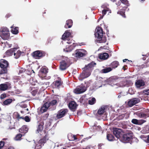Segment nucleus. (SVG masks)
Returning <instances> with one entry per match:
<instances>
[{
    "label": "nucleus",
    "instance_id": "nucleus-1",
    "mask_svg": "<svg viewBox=\"0 0 149 149\" xmlns=\"http://www.w3.org/2000/svg\"><path fill=\"white\" fill-rule=\"evenodd\" d=\"M96 65V63L93 61L92 62L87 65H86L82 68L83 71L80 75V79L82 80L89 76L93 69V67Z\"/></svg>",
    "mask_w": 149,
    "mask_h": 149
},
{
    "label": "nucleus",
    "instance_id": "nucleus-10",
    "mask_svg": "<svg viewBox=\"0 0 149 149\" xmlns=\"http://www.w3.org/2000/svg\"><path fill=\"white\" fill-rule=\"evenodd\" d=\"M86 54V51L84 49H77L75 51V56L78 58L84 56Z\"/></svg>",
    "mask_w": 149,
    "mask_h": 149
},
{
    "label": "nucleus",
    "instance_id": "nucleus-49",
    "mask_svg": "<svg viewBox=\"0 0 149 149\" xmlns=\"http://www.w3.org/2000/svg\"><path fill=\"white\" fill-rule=\"evenodd\" d=\"M26 122H29L30 121V119L29 117L28 116H26L24 118V119Z\"/></svg>",
    "mask_w": 149,
    "mask_h": 149
},
{
    "label": "nucleus",
    "instance_id": "nucleus-13",
    "mask_svg": "<svg viewBox=\"0 0 149 149\" xmlns=\"http://www.w3.org/2000/svg\"><path fill=\"white\" fill-rule=\"evenodd\" d=\"M86 90V88L83 85H81L80 86L76 88L74 90V92L76 94H80L85 92Z\"/></svg>",
    "mask_w": 149,
    "mask_h": 149
},
{
    "label": "nucleus",
    "instance_id": "nucleus-58",
    "mask_svg": "<svg viewBox=\"0 0 149 149\" xmlns=\"http://www.w3.org/2000/svg\"><path fill=\"white\" fill-rule=\"evenodd\" d=\"M73 137L74 139L73 140H76L77 139V137L75 135H73Z\"/></svg>",
    "mask_w": 149,
    "mask_h": 149
},
{
    "label": "nucleus",
    "instance_id": "nucleus-62",
    "mask_svg": "<svg viewBox=\"0 0 149 149\" xmlns=\"http://www.w3.org/2000/svg\"><path fill=\"white\" fill-rule=\"evenodd\" d=\"M127 60L128 61H130L129 60H128L127 59H123V62H126Z\"/></svg>",
    "mask_w": 149,
    "mask_h": 149
},
{
    "label": "nucleus",
    "instance_id": "nucleus-27",
    "mask_svg": "<svg viewBox=\"0 0 149 149\" xmlns=\"http://www.w3.org/2000/svg\"><path fill=\"white\" fill-rule=\"evenodd\" d=\"M105 107L104 106H102L98 109L97 113L98 114L101 115L105 111Z\"/></svg>",
    "mask_w": 149,
    "mask_h": 149
},
{
    "label": "nucleus",
    "instance_id": "nucleus-3",
    "mask_svg": "<svg viewBox=\"0 0 149 149\" xmlns=\"http://www.w3.org/2000/svg\"><path fill=\"white\" fill-rule=\"evenodd\" d=\"M44 125L43 122H40L38 126L37 131L40 135L43 137L42 138H49V134L48 131L45 130H43Z\"/></svg>",
    "mask_w": 149,
    "mask_h": 149
},
{
    "label": "nucleus",
    "instance_id": "nucleus-20",
    "mask_svg": "<svg viewBox=\"0 0 149 149\" xmlns=\"http://www.w3.org/2000/svg\"><path fill=\"white\" fill-rule=\"evenodd\" d=\"M70 35V33L68 32V31H66L62 36L61 39H62L64 40L67 39L68 38H70V37H69V36Z\"/></svg>",
    "mask_w": 149,
    "mask_h": 149
},
{
    "label": "nucleus",
    "instance_id": "nucleus-15",
    "mask_svg": "<svg viewBox=\"0 0 149 149\" xmlns=\"http://www.w3.org/2000/svg\"><path fill=\"white\" fill-rule=\"evenodd\" d=\"M145 85V83L142 79H138L136 81L135 85L137 88H140Z\"/></svg>",
    "mask_w": 149,
    "mask_h": 149
},
{
    "label": "nucleus",
    "instance_id": "nucleus-50",
    "mask_svg": "<svg viewBox=\"0 0 149 149\" xmlns=\"http://www.w3.org/2000/svg\"><path fill=\"white\" fill-rule=\"evenodd\" d=\"M6 97V95L5 93H3L1 94L0 96V98L1 99H3Z\"/></svg>",
    "mask_w": 149,
    "mask_h": 149
},
{
    "label": "nucleus",
    "instance_id": "nucleus-28",
    "mask_svg": "<svg viewBox=\"0 0 149 149\" xmlns=\"http://www.w3.org/2000/svg\"><path fill=\"white\" fill-rule=\"evenodd\" d=\"M76 46L72 45L69 46L63 49L64 51L66 52H71Z\"/></svg>",
    "mask_w": 149,
    "mask_h": 149
},
{
    "label": "nucleus",
    "instance_id": "nucleus-30",
    "mask_svg": "<svg viewBox=\"0 0 149 149\" xmlns=\"http://www.w3.org/2000/svg\"><path fill=\"white\" fill-rule=\"evenodd\" d=\"M67 40L66 42L68 44H70L72 43V45L76 46V44L74 43V40H73L72 38L71 37L70 38H68L67 39H65Z\"/></svg>",
    "mask_w": 149,
    "mask_h": 149
},
{
    "label": "nucleus",
    "instance_id": "nucleus-11",
    "mask_svg": "<svg viewBox=\"0 0 149 149\" xmlns=\"http://www.w3.org/2000/svg\"><path fill=\"white\" fill-rule=\"evenodd\" d=\"M45 53L43 51H36L32 54L33 56L36 59H39L45 56Z\"/></svg>",
    "mask_w": 149,
    "mask_h": 149
},
{
    "label": "nucleus",
    "instance_id": "nucleus-29",
    "mask_svg": "<svg viewBox=\"0 0 149 149\" xmlns=\"http://www.w3.org/2000/svg\"><path fill=\"white\" fill-rule=\"evenodd\" d=\"M40 74H46L48 72V69L46 67H42L40 70Z\"/></svg>",
    "mask_w": 149,
    "mask_h": 149
},
{
    "label": "nucleus",
    "instance_id": "nucleus-45",
    "mask_svg": "<svg viewBox=\"0 0 149 149\" xmlns=\"http://www.w3.org/2000/svg\"><path fill=\"white\" fill-rule=\"evenodd\" d=\"M22 136V135L21 134H18L16 136L15 139L16 140H20Z\"/></svg>",
    "mask_w": 149,
    "mask_h": 149
},
{
    "label": "nucleus",
    "instance_id": "nucleus-42",
    "mask_svg": "<svg viewBox=\"0 0 149 149\" xmlns=\"http://www.w3.org/2000/svg\"><path fill=\"white\" fill-rule=\"evenodd\" d=\"M50 104V101H47L45 103L43 106L48 109V108L51 106Z\"/></svg>",
    "mask_w": 149,
    "mask_h": 149
},
{
    "label": "nucleus",
    "instance_id": "nucleus-37",
    "mask_svg": "<svg viewBox=\"0 0 149 149\" xmlns=\"http://www.w3.org/2000/svg\"><path fill=\"white\" fill-rule=\"evenodd\" d=\"M125 10L124 9H121L118 12V14H120L124 18L126 17L125 14Z\"/></svg>",
    "mask_w": 149,
    "mask_h": 149
},
{
    "label": "nucleus",
    "instance_id": "nucleus-38",
    "mask_svg": "<svg viewBox=\"0 0 149 149\" xmlns=\"http://www.w3.org/2000/svg\"><path fill=\"white\" fill-rule=\"evenodd\" d=\"M126 114V113H124L118 115L116 118V120H119L123 119L125 117Z\"/></svg>",
    "mask_w": 149,
    "mask_h": 149
},
{
    "label": "nucleus",
    "instance_id": "nucleus-22",
    "mask_svg": "<svg viewBox=\"0 0 149 149\" xmlns=\"http://www.w3.org/2000/svg\"><path fill=\"white\" fill-rule=\"evenodd\" d=\"M28 130V128L26 125H23L19 130V132L21 133L25 134Z\"/></svg>",
    "mask_w": 149,
    "mask_h": 149
},
{
    "label": "nucleus",
    "instance_id": "nucleus-5",
    "mask_svg": "<svg viewBox=\"0 0 149 149\" xmlns=\"http://www.w3.org/2000/svg\"><path fill=\"white\" fill-rule=\"evenodd\" d=\"M69 61L67 57L65 58L64 59L62 60L60 62L59 68L61 70H66L70 65Z\"/></svg>",
    "mask_w": 149,
    "mask_h": 149
},
{
    "label": "nucleus",
    "instance_id": "nucleus-39",
    "mask_svg": "<svg viewBox=\"0 0 149 149\" xmlns=\"http://www.w3.org/2000/svg\"><path fill=\"white\" fill-rule=\"evenodd\" d=\"M96 102V100L94 97H93L91 100H88V103L90 105L94 104Z\"/></svg>",
    "mask_w": 149,
    "mask_h": 149
},
{
    "label": "nucleus",
    "instance_id": "nucleus-7",
    "mask_svg": "<svg viewBox=\"0 0 149 149\" xmlns=\"http://www.w3.org/2000/svg\"><path fill=\"white\" fill-rule=\"evenodd\" d=\"M68 112V110L66 109H62L60 110L56 114V119H58L64 117Z\"/></svg>",
    "mask_w": 149,
    "mask_h": 149
},
{
    "label": "nucleus",
    "instance_id": "nucleus-48",
    "mask_svg": "<svg viewBox=\"0 0 149 149\" xmlns=\"http://www.w3.org/2000/svg\"><path fill=\"white\" fill-rule=\"evenodd\" d=\"M5 143L4 141H0V149H1L4 145Z\"/></svg>",
    "mask_w": 149,
    "mask_h": 149
},
{
    "label": "nucleus",
    "instance_id": "nucleus-43",
    "mask_svg": "<svg viewBox=\"0 0 149 149\" xmlns=\"http://www.w3.org/2000/svg\"><path fill=\"white\" fill-rule=\"evenodd\" d=\"M135 105L132 99H130L128 102V105L130 107H132Z\"/></svg>",
    "mask_w": 149,
    "mask_h": 149
},
{
    "label": "nucleus",
    "instance_id": "nucleus-63",
    "mask_svg": "<svg viewBox=\"0 0 149 149\" xmlns=\"http://www.w3.org/2000/svg\"><path fill=\"white\" fill-rule=\"evenodd\" d=\"M8 149H15L13 147L10 146V147L8 148Z\"/></svg>",
    "mask_w": 149,
    "mask_h": 149
},
{
    "label": "nucleus",
    "instance_id": "nucleus-21",
    "mask_svg": "<svg viewBox=\"0 0 149 149\" xmlns=\"http://www.w3.org/2000/svg\"><path fill=\"white\" fill-rule=\"evenodd\" d=\"M16 50V49L15 48H11L6 51V54L8 56H12L14 54V52H15Z\"/></svg>",
    "mask_w": 149,
    "mask_h": 149
},
{
    "label": "nucleus",
    "instance_id": "nucleus-64",
    "mask_svg": "<svg viewBox=\"0 0 149 149\" xmlns=\"http://www.w3.org/2000/svg\"><path fill=\"white\" fill-rule=\"evenodd\" d=\"M103 145V144L102 143H100V144H99V145H98V147H100Z\"/></svg>",
    "mask_w": 149,
    "mask_h": 149
},
{
    "label": "nucleus",
    "instance_id": "nucleus-12",
    "mask_svg": "<svg viewBox=\"0 0 149 149\" xmlns=\"http://www.w3.org/2000/svg\"><path fill=\"white\" fill-rule=\"evenodd\" d=\"M11 88V84L9 82L0 84V91H5Z\"/></svg>",
    "mask_w": 149,
    "mask_h": 149
},
{
    "label": "nucleus",
    "instance_id": "nucleus-61",
    "mask_svg": "<svg viewBox=\"0 0 149 149\" xmlns=\"http://www.w3.org/2000/svg\"><path fill=\"white\" fill-rule=\"evenodd\" d=\"M104 16V15H101L100 16V18H99V19H102Z\"/></svg>",
    "mask_w": 149,
    "mask_h": 149
},
{
    "label": "nucleus",
    "instance_id": "nucleus-57",
    "mask_svg": "<svg viewBox=\"0 0 149 149\" xmlns=\"http://www.w3.org/2000/svg\"><path fill=\"white\" fill-rule=\"evenodd\" d=\"M148 143H149V135L148 136V138L146 139Z\"/></svg>",
    "mask_w": 149,
    "mask_h": 149
},
{
    "label": "nucleus",
    "instance_id": "nucleus-41",
    "mask_svg": "<svg viewBox=\"0 0 149 149\" xmlns=\"http://www.w3.org/2000/svg\"><path fill=\"white\" fill-rule=\"evenodd\" d=\"M45 107L42 106L40 108L39 111V113H42L46 112L47 110Z\"/></svg>",
    "mask_w": 149,
    "mask_h": 149
},
{
    "label": "nucleus",
    "instance_id": "nucleus-19",
    "mask_svg": "<svg viewBox=\"0 0 149 149\" xmlns=\"http://www.w3.org/2000/svg\"><path fill=\"white\" fill-rule=\"evenodd\" d=\"M68 107L70 109L73 111L76 109L77 104L74 101L71 102L69 104Z\"/></svg>",
    "mask_w": 149,
    "mask_h": 149
},
{
    "label": "nucleus",
    "instance_id": "nucleus-46",
    "mask_svg": "<svg viewBox=\"0 0 149 149\" xmlns=\"http://www.w3.org/2000/svg\"><path fill=\"white\" fill-rule=\"evenodd\" d=\"M108 11V8H106V9H104L102 10V14L103 15H105L107 11Z\"/></svg>",
    "mask_w": 149,
    "mask_h": 149
},
{
    "label": "nucleus",
    "instance_id": "nucleus-2",
    "mask_svg": "<svg viewBox=\"0 0 149 149\" xmlns=\"http://www.w3.org/2000/svg\"><path fill=\"white\" fill-rule=\"evenodd\" d=\"M95 33V36L97 37V42L100 43H105L107 41L106 37L103 36V32L102 29L100 27H97L96 28Z\"/></svg>",
    "mask_w": 149,
    "mask_h": 149
},
{
    "label": "nucleus",
    "instance_id": "nucleus-18",
    "mask_svg": "<svg viewBox=\"0 0 149 149\" xmlns=\"http://www.w3.org/2000/svg\"><path fill=\"white\" fill-rule=\"evenodd\" d=\"M99 55V58L103 60L107 59L109 57V55L107 53H100Z\"/></svg>",
    "mask_w": 149,
    "mask_h": 149
},
{
    "label": "nucleus",
    "instance_id": "nucleus-25",
    "mask_svg": "<svg viewBox=\"0 0 149 149\" xmlns=\"http://www.w3.org/2000/svg\"><path fill=\"white\" fill-rule=\"evenodd\" d=\"M14 118L16 119L17 120L19 121L21 119H24V118L20 116L19 114L17 112H15L13 114Z\"/></svg>",
    "mask_w": 149,
    "mask_h": 149
},
{
    "label": "nucleus",
    "instance_id": "nucleus-33",
    "mask_svg": "<svg viewBox=\"0 0 149 149\" xmlns=\"http://www.w3.org/2000/svg\"><path fill=\"white\" fill-rule=\"evenodd\" d=\"M119 65V63L118 61H114L111 63V66L113 68H117Z\"/></svg>",
    "mask_w": 149,
    "mask_h": 149
},
{
    "label": "nucleus",
    "instance_id": "nucleus-26",
    "mask_svg": "<svg viewBox=\"0 0 149 149\" xmlns=\"http://www.w3.org/2000/svg\"><path fill=\"white\" fill-rule=\"evenodd\" d=\"M137 115L140 118H146L147 117L149 116L148 113H145L143 112H140L137 113Z\"/></svg>",
    "mask_w": 149,
    "mask_h": 149
},
{
    "label": "nucleus",
    "instance_id": "nucleus-9",
    "mask_svg": "<svg viewBox=\"0 0 149 149\" xmlns=\"http://www.w3.org/2000/svg\"><path fill=\"white\" fill-rule=\"evenodd\" d=\"M48 140L49 138H42L40 139L38 143L36 144L35 149H40Z\"/></svg>",
    "mask_w": 149,
    "mask_h": 149
},
{
    "label": "nucleus",
    "instance_id": "nucleus-44",
    "mask_svg": "<svg viewBox=\"0 0 149 149\" xmlns=\"http://www.w3.org/2000/svg\"><path fill=\"white\" fill-rule=\"evenodd\" d=\"M50 105L51 106H53L55 105L57 102V101L56 100H54L50 102Z\"/></svg>",
    "mask_w": 149,
    "mask_h": 149
},
{
    "label": "nucleus",
    "instance_id": "nucleus-51",
    "mask_svg": "<svg viewBox=\"0 0 149 149\" xmlns=\"http://www.w3.org/2000/svg\"><path fill=\"white\" fill-rule=\"evenodd\" d=\"M121 2L125 4H127L128 3L127 0H120Z\"/></svg>",
    "mask_w": 149,
    "mask_h": 149
},
{
    "label": "nucleus",
    "instance_id": "nucleus-53",
    "mask_svg": "<svg viewBox=\"0 0 149 149\" xmlns=\"http://www.w3.org/2000/svg\"><path fill=\"white\" fill-rule=\"evenodd\" d=\"M144 93L146 94L147 95H149V89L145 90L144 91Z\"/></svg>",
    "mask_w": 149,
    "mask_h": 149
},
{
    "label": "nucleus",
    "instance_id": "nucleus-17",
    "mask_svg": "<svg viewBox=\"0 0 149 149\" xmlns=\"http://www.w3.org/2000/svg\"><path fill=\"white\" fill-rule=\"evenodd\" d=\"M121 132V130L120 129L116 128L113 129V134L118 138H119L120 137Z\"/></svg>",
    "mask_w": 149,
    "mask_h": 149
},
{
    "label": "nucleus",
    "instance_id": "nucleus-34",
    "mask_svg": "<svg viewBox=\"0 0 149 149\" xmlns=\"http://www.w3.org/2000/svg\"><path fill=\"white\" fill-rule=\"evenodd\" d=\"M31 94L33 96H35L38 92V89L37 88H33L31 89Z\"/></svg>",
    "mask_w": 149,
    "mask_h": 149
},
{
    "label": "nucleus",
    "instance_id": "nucleus-14",
    "mask_svg": "<svg viewBox=\"0 0 149 149\" xmlns=\"http://www.w3.org/2000/svg\"><path fill=\"white\" fill-rule=\"evenodd\" d=\"M58 80L54 81L52 84V86L53 88H59L62 84V81L61 78L58 77Z\"/></svg>",
    "mask_w": 149,
    "mask_h": 149
},
{
    "label": "nucleus",
    "instance_id": "nucleus-36",
    "mask_svg": "<svg viewBox=\"0 0 149 149\" xmlns=\"http://www.w3.org/2000/svg\"><path fill=\"white\" fill-rule=\"evenodd\" d=\"M12 102V100L11 99H7L3 102V105H8L10 104Z\"/></svg>",
    "mask_w": 149,
    "mask_h": 149
},
{
    "label": "nucleus",
    "instance_id": "nucleus-55",
    "mask_svg": "<svg viewBox=\"0 0 149 149\" xmlns=\"http://www.w3.org/2000/svg\"><path fill=\"white\" fill-rule=\"evenodd\" d=\"M2 78H3L4 79H8V76L6 75V76H4L3 77H1Z\"/></svg>",
    "mask_w": 149,
    "mask_h": 149
},
{
    "label": "nucleus",
    "instance_id": "nucleus-59",
    "mask_svg": "<svg viewBox=\"0 0 149 149\" xmlns=\"http://www.w3.org/2000/svg\"><path fill=\"white\" fill-rule=\"evenodd\" d=\"M127 67V66L124 65L123 67V69H124V70L127 69V68H126Z\"/></svg>",
    "mask_w": 149,
    "mask_h": 149
},
{
    "label": "nucleus",
    "instance_id": "nucleus-16",
    "mask_svg": "<svg viewBox=\"0 0 149 149\" xmlns=\"http://www.w3.org/2000/svg\"><path fill=\"white\" fill-rule=\"evenodd\" d=\"M146 122V120H138L136 119H132L131 121L133 124L138 125H141Z\"/></svg>",
    "mask_w": 149,
    "mask_h": 149
},
{
    "label": "nucleus",
    "instance_id": "nucleus-52",
    "mask_svg": "<svg viewBox=\"0 0 149 149\" xmlns=\"http://www.w3.org/2000/svg\"><path fill=\"white\" fill-rule=\"evenodd\" d=\"M25 70L24 69L21 68L19 71V74H21L25 72Z\"/></svg>",
    "mask_w": 149,
    "mask_h": 149
},
{
    "label": "nucleus",
    "instance_id": "nucleus-35",
    "mask_svg": "<svg viewBox=\"0 0 149 149\" xmlns=\"http://www.w3.org/2000/svg\"><path fill=\"white\" fill-rule=\"evenodd\" d=\"M21 52L19 50H18L16 52H14V55L15 58L16 59L18 58L21 55Z\"/></svg>",
    "mask_w": 149,
    "mask_h": 149
},
{
    "label": "nucleus",
    "instance_id": "nucleus-54",
    "mask_svg": "<svg viewBox=\"0 0 149 149\" xmlns=\"http://www.w3.org/2000/svg\"><path fill=\"white\" fill-rule=\"evenodd\" d=\"M86 149H95L92 146H87L86 148Z\"/></svg>",
    "mask_w": 149,
    "mask_h": 149
},
{
    "label": "nucleus",
    "instance_id": "nucleus-31",
    "mask_svg": "<svg viewBox=\"0 0 149 149\" xmlns=\"http://www.w3.org/2000/svg\"><path fill=\"white\" fill-rule=\"evenodd\" d=\"M107 139L110 141H112L115 140L114 136L112 134H107Z\"/></svg>",
    "mask_w": 149,
    "mask_h": 149
},
{
    "label": "nucleus",
    "instance_id": "nucleus-4",
    "mask_svg": "<svg viewBox=\"0 0 149 149\" xmlns=\"http://www.w3.org/2000/svg\"><path fill=\"white\" fill-rule=\"evenodd\" d=\"M9 64L6 60L1 59L0 61V66L1 69L0 71V74H6L7 73V68L8 67Z\"/></svg>",
    "mask_w": 149,
    "mask_h": 149
},
{
    "label": "nucleus",
    "instance_id": "nucleus-8",
    "mask_svg": "<svg viewBox=\"0 0 149 149\" xmlns=\"http://www.w3.org/2000/svg\"><path fill=\"white\" fill-rule=\"evenodd\" d=\"M132 137L133 133L131 131H130L123 135L122 139L123 141L127 142L131 141L132 139Z\"/></svg>",
    "mask_w": 149,
    "mask_h": 149
},
{
    "label": "nucleus",
    "instance_id": "nucleus-47",
    "mask_svg": "<svg viewBox=\"0 0 149 149\" xmlns=\"http://www.w3.org/2000/svg\"><path fill=\"white\" fill-rule=\"evenodd\" d=\"M49 115V114L48 113H47L45 114L43 117V120H46L48 118Z\"/></svg>",
    "mask_w": 149,
    "mask_h": 149
},
{
    "label": "nucleus",
    "instance_id": "nucleus-60",
    "mask_svg": "<svg viewBox=\"0 0 149 149\" xmlns=\"http://www.w3.org/2000/svg\"><path fill=\"white\" fill-rule=\"evenodd\" d=\"M49 82H46V83H45L44 82L43 84H45V85H49Z\"/></svg>",
    "mask_w": 149,
    "mask_h": 149
},
{
    "label": "nucleus",
    "instance_id": "nucleus-24",
    "mask_svg": "<svg viewBox=\"0 0 149 149\" xmlns=\"http://www.w3.org/2000/svg\"><path fill=\"white\" fill-rule=\"evenodd\" d=\"M10 28L12 29L11 30V31L13 34H17L18 33V27H15L14 26V25H13L11 26Z\"/></svg>",
    "mask_w": 149,
    "mask_h": 149
},
{
    "label": "nucleus",
    "instance_id": "nucleus-56",
    "mask_svg": "<svg viewBox=\"0 0 149 149\" xmlns=\"http://www.w3.org/2000/svg\"><path fill=\"white\" fill-rule=\"evenodd\" d=\"M11 15L10 14L8 13L5 16V17L7 18H8L10 17L11 16Z\"/></svg>",
    "mask_w": 149,
    "mask_h": 149
},
{
    "label": "nucleus",
    "instance_id": "nucleus-23",
    "mask_svg": "<svg viewBox=\"0 0 149 149\" xmlns=\"http://www.w3.org/2000/svg\"><path fill=\"white\" fill-rule=\"evenodd\" d=\"M72 20L71 19H69L66 21L64 27L66 29L70 28L72 27Z\"/></svg>",
    "mask_w": 149,
    "mask_h": 149
},
{
    "label": "nucleus",
    "instance_id": "nucleus-40",
    "mask_svg": "<svg viewBox=\"0 0 149 149\" xmlns=\"http://www.w3.org/2000/svg\"><path fill=\"white\" fill-rule=\"evenodd\" d=\"M132 99L135 104L139 103L140 101V99L138 98H133Z\"/></svg>",
    "mask_w": 149,
    "mask_h": 149
},
{
    "label": "nucleus",
    "instance_id": "nucleus-6",
    "mask_svg": "<svg viewBox=\"0 0 149 149\" xmlns=\"http://www.w3.org/2000/svg\"><path fill=\"white\" fill-rule=\"evenodd\" d=\"M0 31L2 33L1 37L3 39L7 40L9 38V31L7 28L2 27Z\"/></svg>",
    "mask_w": 149,
    "mask_h": 149
},
{
    "label": "nucleus",
    "instance_id": "nucleus-32",
    "mask_svg": "<svg viewBox=\"0 0 149 149\" xmlns=\"http://www.w3.org/2000/svg\"><path fill=\"white\" fill-rule=\"evenodd\" d=\"M112 70V68L110 67L106 68L101 70L102 73H107L109 72Z\"/></svg>",
    "mask_w": 149,
    "mask_h": 149
}]
</instances>
